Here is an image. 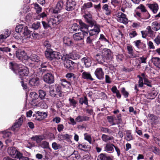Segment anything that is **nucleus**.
Here are the masks:
<instances>
[{"mask_svg":"<svg viewBox=\"0 0 160 160\" xmlns=\"http://www.w3.org/2000/svg\"><path fill=\"white\" fill-rule=\"evenodd\" d=\"M10 68L15 73L19 76V78L21 79L24 76H27L29 73L28 69L25 66H18L16 64L12 62L10 63Z\"/></svg>","mask_w":160,"mask_h":160,"instance_id":"f257e3e1","label":"nucleus"},{"mask_svg":"<svg viewBox=\"0 0 160 160\" xmlns=\"http://www.w3.org/2000/svg\"><path fill=\"white\" fill-rule=\"evenodd\" d=\"M49 92L51 96L52 97L58 98L62 96L61 88L59 85L51 86Z\"/></svg>","mask_w":160,"mask_h":160,"instance_id":"f03ea898","label":"nucleus"},{"mask_svg":"<svg viewBox=\"0 0 160 160\" xmlns=\"http://www.w3.org/2000/svg\"><path fill=\"white\" fill-rule=\"evenodd\" d=\"M8 152L11 157L14 158H18L22 155V153L14 147H9L8 148Z\"/></svg>","mask_w":160,"mask_h":160,"instance_id":"7ed1b4c3","label":"nucleus"},{"mask_svg":"<svg viewBox=\"0 0 160 160\" xmlns=\"http://www.w3.org/2000/svg\"><path fill=\"white\" fill-rule=\"evenodd\" d=\"M115 15L118 22L124 24H126L128 23V20L127 18L126 15L122 12H118L116 13Z\"/></svg>","mask_w":160,"mask_h":160,"instance_id":"20e7f679","label":"nucleus"},{"mask_svg":"<svg viewBox=\"0 0 160 160\" xmlns=\"http://www.w3.org/2000/svg\"><path fill=\"white\" fill-rule=\"evenodd\" d=\"M62 16L61 15H58L57 17H52L49 19V22L52 27L54 26L59 24L62 21Z\"/></svg>","mask_w":160,"mask_h":160,"instance_id":"39448f33","label":"nucleus"},{"mask_svg":"<svg viewBox=\"0 0 160 160\" xmlns=\"http://www.w3.org/2000/svg\"><path fill=\"white\" fill-rule=\"evenodd\" d=\"M76 5V2L74 0H67L66 2V10L68 11L74 10Z\"/></svg>","mask_w":160,"mask_h":160,"instance_id":"423d86ee","label":"nucleus"},{"mask_svg":"<svg viewBox=\"0 0 160 160\" xmlns=\"http://www.w3.org/2000/svg\"><path fill=\"white\" fill-rule=\"evenodd\" d=\"M29 96L32 99L30 103L32 106L36 105L38 102V95L35 92H30Z\"/></svg>","mask_w":160,"mask_h":160,"instance_id":"0eeeda50","label":"nucleus"},{"mask_svg":"<svg viewBox=\"0 0 160 160\" xmlns=\"http://www.w3.org/2000/svg\"><path fill=\"white\" fill-rule=\"evenodd\" d=\"M88 35L87 32H81L74 34L73 35V37L74 40L78 41L83 40L84 36H87Z\"/></svg>","mask_w":160,"mask_h":160,"instance_id":"6e6552de","label":"nucleus"},{"mask_svg":"<svg viewBox=\"0 0 160 160\" xmlns=\"http://www.w3.org/2000/svg\"><path fill=\"white\" fill-rule=\"evenodd\" d=\"M16 54L17 57L22 61H23V60H27L28 59V57L24 51H17L16 52Z\"/></svg>","mask_w":160,"mask_h":160,"instance_id":"1a4fd4ad","label":"nucleus"},{"mask_svg":"<svg viewBox=\"0 0 160 160\" xmlns=\"http://www.w3.org/2000/svg\"><path fill=\"white\" fill-rule=\"evenodd\" d=\"M94 74L97 78L99 80H102L104 78V73L102 68H97L94 72Z\"/></svg>","mask_w":160,"mask_h":160,"instance_id":"9d476101","label":"nucleus"},{"mask_svg":"<svg viewBox=\"0 0 160 160\" xmlns=\"http://www.w3.org/2000/svg\"><path fill=\"white\" fill-rule=\"evenodd\" d=\"M100 27L99 26L95 25L94 26L93 29L90 30L89 31V35L96 38L97 35L100 32Z\"/></svg>","mask_w":160,"mask_h":160,"instance_id":"9b49d317","label":"nucleus"},{"mask_svg":"<svg viewBox=\"0 0 160 160\" xmlns=\"http://www.w3.org/2000/svg\"><path fill=\"white\" fill-rule=\"evenodd\" d=\"M43 80L47 83H52L54 82V77L51 73H47L43 76Z\"/></svg>","mask_w":160,"mask_h":160,"instance_id":"f8f14e48","label":"nucleus"},{"mask_svg":"<svg viewBox=\"0 0 160 160\" xmlns=\"http://www.w3.org/2000/svg\"><path fill=\"white\" fill-rule=\"evenodd\" d=\"M128 53L130 55L129 58H135L139 57L138 54H135L132 46L128 45L126 47Z\"/></svg>","mask_w":160,"mask_h":160,"instance_id":"ddd939ff","label":"nucleus"},{"mask_svg":"<svg viewBox=\"0 0 160 160\" xmlns=\"http://www.w3.org/2000/svg\"><path fill=\"white\" fill-rule=\"evenodd\" d=\"M75 64L74 62L69 59H66L64 62V67L70 70H72L74 68Z\"/></svg>","mask_w":160,"mask_h":160,"instance_id":"4468645a","label":"nucleus"},{"mask_svg":"<svg viewBox=\"0 0 160 160\" xmlns=\"http://www.w3.org/2000/svg\"><path fill=\"white\" fill-rule=\"evenodd\" d=\"M63 0H61L59 1L57 3L55 8L53 10V12L54 13H57L61 10L63 6Z\"/></svg>","mask_w":160,"mask_h":160,"instance_id":"2eb2a0df","label":"nucleus"},{"mask_svg":"<svg viewBox=\"0 0 160 160\" xmlns=\"http://www.w3.org/2000/svg\"><path fill=\"white\" fill-rule=\"evenodd\" d=\"M133 43H134L135 45L138 48L141 49L143 50H145L146 48V45L145 44L141 42L140 40L135 41Z\"/></svg>","mask_w":160,"mask_h":160,"instance_id":"dca6fc26","label":"nucleus"},{"mask_svg":"<svg viewBox=\"0 0 160 160\" xmlns=\"http://www.w3.org/2000/svg\"><path fill=\"white\" fill-rule=\"evenodd\" d=\"M114 145L110 143L106 144L104 148V151L109 153L112 152L114 151Z\"/></svg>","mask_w":160,"mask_h":160,"instance_id":"f3484780","label":"nucleus"},{"mask_svg":"<svg viewBox=\"0 0 160 160\" xmlns=\"http://www.w3.org/2000/svg\"><path fill=\"white\" fill-rule=\"evenodd\" d=\"M22 122L23 118L22 117L19 118L18 120L16 121L14 125L12 126L11 129L14 131L16 128L20 127L22 124Z\"/></svg>","mask_w":160,"mask_h":160,"instance_id":"a211bd4d","label":"nucleus"},{"mask_svg":"<svg viewBox=\"0 0 160 160\" xmlns=\"http://www.w3.org/2000/svg\"><path fill=\"white\" fill-rule=\"evenodd\" d=\"M82 61L83 62L86 68L90 67L91 66L92 60L91 58L88 57H84L82 59Z\"/></svg>","mask_w":160,"mask_h":160,"instance_id":"6ab92c4d","label":"nucleus"},{"mask_svg":"<svg viewBox=\"0 0 160 160\" xmlns=\"http://www.w3.org/2000/svg\"><path fill=\"white\" fill-rule=\"evenodd\" d=\"M147 6L154 13H156L158 10V5L156 3L147 4Z\"/></svg>","mask_w":160,"mask_h":160,"instance_id":"aec40b11","label":"nucleus"},{"mask_svg":"<svg viewBox=\"0 0 160 160\" xmlns=\"http://www.w3.org/2000/svg\"><path fill=\"white\" fill-rule=\"evenodd\" d=\"M54 52L50 50H46L45 53L46 58L50 60H54V55H55L54 54Z\"/></svg>","mask_w":160,"mask_h":160,"instance_id":"412c9836","label":"nucleus"},{"mask_svg":"<svg viewBox=\"0 0 160 160\" xmlns=\"http://www.w3.org/2000/svg\"><path fill=\"white\" fill-rule=\"evenodd\" d=\"M102 54L107 59H109L112 57V54L111 50L109 49H104L102 51Z\"/></svg>","mask_w":160,"mask_h":160,"instance_id":"4be33fe9","label":"nucleus"},{"mask_svg":"<svg viewBox=\"0 0 160 160\" xmlns=\"http://www.w3.org/2000/svg\"><path fill=\"white\" fill-rule=\"evenodd\" d=\"M89 118L85 116H78L75 119V121L78 122H82L85 121H88Z\"/></svg>","mask_w":160,"mask_h":160,"instance_id":"5701e85b","label":"nucleus"},{"mask_svg":"<svg viewBox=\"0 0 160 160\" xmlns=\"http://www.w3.org/2000/svg\"><path fill=\"white\" fill-rule=\"evenodd\" d=\"M158 94L157 92L155 90H152L148 92L147 97L148 99H154Z\"/></svg>","mask_w":160,"mask_h":160,"instance_id":"b1692460","label":"nucleus"},{"mask_svg":"<svg viewBox=\"0 0 160 160\" xmlns=\"http://www.w3.org/2000/svg\"><path fill=\"white\" fill-rule=\"evenodd\" d=\"M38 80L37 77L32 78L29 80V84L31 86H38L39 84Z\"/></svg>","mask_w":160,"mask_h":160,"instance_id":"393cba45","label":"nucleus"},{"mask_svg":"<svg viewBox=\"0 0 160 160\" xmlns=\"http://www.w3.org/2000/svg\"><path fill=\"white\" fill-rule=\"evenodd\" d=\"M151 61L153 64L157 68H160V58L157 57H153L151 59Z\"/></svg>","mask_w":160,"mask_h":160,"instance_id":"a878e982","label":"nucleus"},{"mask_svg":"<svg viewBox=\"0 0 160 160\" xmlns=\"http://www.w3.org/2000/svg\"><path fill=\"white\" fill-rule=\"evenodd\" d=\"M63 42L66 46H70L73 45V42L71 38L68 37H64L63 38Z\"/></svg>","mask_w":160,"mask_h":160,"instance_id":"bb28decb","label":"nucleus"},{"mask_svg":"<svg viewBox=\"0 0 160 160\" xmlns=\"http://www.w3.org/2000/svg\"><path fill=\"white\" fill-rule=\"evenodd\" d=\"M105 58L103 55H100L98 54L96 55V59L98 63L100 64H102L105 62Z\"/></svg>","mask_w":160,"mask_h":160,"instance_id":"cd10ccee","label":"nucleus"},{"mask_svg":"<svg viewBox=\"0 0 160 160\" xmlns=\"http://www.w3.org/2000/svg\"><path fill=\"white\" fill-rule=\"evenodd\" d=\"M98 160H111V158L106 154L101 153L98 156Z\"/></svg>","mask_w":160,"mask_h":160,"instance_id":"c85d7f7f","label":"nucleus"},{"mask_svg":"<svg viewBox=\"0 0 160 160\" xmlns=\"http://www.w3.org/2000/svg\"><path fill=\"white\" fill-rule=\"evenodd\" d=\"M83 17L86 20V21L91 25H93L94 23L92 20V15L90 13H88L87 14L85 13Z\"/></svg>","mask_w":160,"mask_h":160,"instance_id":"c756f323","label":"nucleus"},{"mask_svg":"<svg viewBox=\"0 0 160 160\" xmlns=\"http://www.w3.org/2000/svg\"><path fill=\"white\" fill-rule=\"evenodd\" d=\"M79 23L80 26V28L81 32H87V31L88 30V26L81 21H79Z\"/></svg>","mask_w":160,"mask_h":160,"instance_id":"7c9ffc66","label":"nucleus"},{"mask_svg":"<svg viewBox=\"0 0 160 160\" xmlns=\"http://www.w3.org/2000/svg\"><path fill=\"white\" fill-rule=\"evenodd\" d=\"M152 28L155 31H158L160 29V23L156 21L152 22L151 24Z\"/></svg>","mask_w":160,"mask_h":160,"instance_id":"2f4dec72","label":"nucleus"},{"mask_svg":"<svg viewBox=\"0 0 160 160\" xmlns=\"http://www.w3.org/2000/svg\"><path fill=\"white\" fill-rule=\"evenodd\" d=\"M82 78L86 79H89L91 81H93L94 79L92 77L90 73L87 72H84L82 75Z\"/></svg>","mask_w":160,"mask_h":160,"instance_id":"473e14b6","label":"nucleus"},{"mask_svg":"<svg viewBox=\"0 0 160 160\" xmlns=\"http://www.w3.org/2000/svg\"><path fill=\"white\" fill-rule=\"evenodd\" d=\"M146 30L147 31L148 34L149 36L152 38L155 36L156 32H154L151 28V27L150 26H148L147 27Z\"/></svg>","mask_w":160,"mask_h":160,"instance_id":"72a5a7b5","label":"nucleus"},{"mask_svg":"<svg viewBox=\"0 0 160 160\" xmlns=\"http://www.w3.org/2000/svg\"><path fill=\"white\" fill-rule=\"evenodd\" d=\"M126 135L125 139L127 141H130L133 139L132 136L131 135V132L130 130H127L126 131Z\"/></svg>","mask_w":160,"mask_h":160,"instance_id":"f704fd0d","label":"nucleus"},{"mask_svg":"<svg viewBox=\"0 0 160 160\" xmlns=\"http://www.w3.org/2000/svg\"><path fill=\"white\" fill-rule=\"evenodd\" d=\"M61 81L62 82L61 85L64 87L69 88L71 86L70 82L67 81L65 79H61Z\"/></svg>","mask_w":160,"mask_h":160,"instance_id":"c9c22d12","label":"nucleus"},{"mask_svg":"<svg viewBox=\"0 0 160 160\" xmlns=\"http://www.w3.org/2000/svg\"><path fill=\"white\" fill-rule=\"evenodd\" d=\"M102 140L105 142H107L109 140L113 139V137L112 136H109L106 134H103L102 136Z\"/></svg>","mask_w":160,"mask_h":160,"instance_id":"e433bc0d","label":"nucleus"},{"mask_svg":"<svg viewBox=\"0 0 160 160\" xmlns=\"http://www.w3.org/2000/svg\"><path fill=\"white\" fill-rule=\"evenodd\" d=\"M102 9L105 11V13L107 15H109L111 13V10L108 8V4H105L103 5Z\"/></svg>","mask_w":160,"mask_h":160,"instance_id":"4c0bfd02","label":"nucleus"},{"mask_svg":"<svg viewBox=\"0 0 160 160\" xmlns=\"http://www.w3.org/2000/svg\"><path fill=\"white\" fill-rule=\"evenodd\" d=\"M54 54L56 55H54L53 60H59L60 59H63L62 55L60 52L55 51L54 52Z\"/></svg>","mask_w":160,"mask_h":160,"instance_id":"58836bf2","label":"nucleus"},{"mask_svg":"<svg viewBox=\"0 0 160 160\" xmlns=\"http://www.w3.org/2000/svg\"><path fill=\"white\" fill-rule=\"evenodd\" d=\"M38 96L41 100L45 99V96L46 95V93L45 91L42 90H39L38 91Z\"/></svg>","mask_w":160,"mask_h":160,"instance_id":"ea45409f","label":"nucleus"},{"mask_svg":"<svg viewBox=\"0 0 160 160\" xmlns=\"http://www.w3.org/2000/svg\"><path fill=\"white\" fill-rule=\"evenodd\" d=\"M78 147L80 149L82 150H84L86 149H90L91 148L90 146L88 145H86L84 143L79 144Z\"/></svg>","mask_w":160,"mask_h":160,"instance_id":"a19ab883","label":"nucleus"},{"mask_svg":"<svg viewBox=\"0 0 160 160\" xmlns=\"http://www.w3.org/2000/svg\"><path fill=\"white\" fill-rule=\"evenodd\" d=\"M10 32L7 30L5 32L4 34L0 35V41L3 39H6L10 34Z\"/></svg>","mask_w":160,"mask_h":160,"instance_id":"79ce46f5","label":"nucleus"},{"mask_svg":"<svg viewBox=\"0 0 160 160\" xmlns=\"http://www.w3.org/2000/svg\"><path fill=\"white\" fill-rule=\"evenodd\" d=\"M92 6V4L91 2L85 3L82 7L81 9L82 10H85L88 8H91Z\"/></svg>","mask_w":160,"mask_h":160,"instance_id":"37998d69","label":"nucleus"},{"mask_svg":"<svg viewBox=\"0 0 160 160\" xmlns=\"http://www.w3.org/2000/svg\"><path fill=\"white\" fill-rule=\"evenodd\" d=\"M31 139L34 141H35L37 143H39L43 139L42 137L40 136H35L31 138Z\"/></svg>","mask_w":160,"mask_h":160,"instance_id":"c03bdc74","label":"nucleus"},{"mask_svg":"<svg viewBox=\"0 0 160 160\" xmlns=\"http://www.w3.org/2000/svg\"><path fill=\"white\" fill-rule=\"evenodd\" d=\"M24 27V26H23L22 25H18L15 28L16 32L18 33H22Z\"/></svg>","mask_w":160,"mask_h":160,"instance_id":"a18cd8bd","label":"nucleus"},{"mask_svg":"<svg viewBox=\"0 0 160 160\" xmlns=\"http://www.w3.org/2000/svg\"><path fill=\"white\" fill-rule=\"evenodd\" d=\"M27 60L28 61L31 60L33 61L38 62V57L36 55H32L30 57H28V59Z\"/></svg>","mask_w":160,"mask_h":160,"instance_id":"49530a36","label":"nucleus"},{"mask_svg":"<svg viewBox=\"0 0 160 160\" xmlns=\"http://www.w3.org/2000/svg\"><path fill=\"white\" fill-rule=\"evenodd\" d=\"M108 122L112 125H113L116 124V123L114 122V118L113 116H109L107 117Z\"/></svg>","mask_w":160,"mask_h":160,"instance_id":"de8ad7c7","label":"nucleus"},{"mask_svg":"<svg viewBox=\"0 0 160 160\" xmlns=\"http://www.w3.org/2000/svg\"><path fill=\"white\" fill-rule=\"evenodd\" d=\"M84 139L88 141L90 144H91L92 139L91 135L86 133L84 134Z\"/></svg>","mask_w":160,"mask_h":160,"instance_id":"09e8293b","label":"nucleus"},{"mask_svg":"<svg viewBox=\"0 0 160 160\" xmlns=\"http://www.w3.org/2000/svg\"><path fill=\"white\" fill-rule=\"evenodd\" d=\"M52 147L54 150H57L58 149L61 148L62 146L61 145L55 142H53L52 143Z\"/></svg>","mask_w":160,"mask_h":160,"instance_id":"8fccbe9b","label":"nucleus"},{"mask_svg":"<svg viewBox=\"0 0 160 160\" xmlns=\"http://www.w3.org/2000/svg\"><path fill=\"white\" fill-rule=\"evenodd\" d=\"M33 5L34 8L36 11V12L37 13H39L41 12L42 8L38 4L34 3Z\"/></svg>","mask_w":160,"mask_h":160,"instance_id":"3c124183","label":"nucleus"},{"mask_svg":"<svg viewBox=\"0 0 160 160\" xmlns=\"http://www.w3.org/2000/svg\"><path fill=\"white\" fill-rule=\"evenodd\" d=\"M151 150L156 154L159 155L160 154V151L156 147L152 146L151 148Z\"/></svg>","mask_w":160,"mask_h":160,"instance_id":"603ef678","label":"nucleus"},{"mask_svg":"<svg viewBox=\"0 0 160 160\" xmlns=\"http://www.w3.org/2000/svg\"><path fill=\"white\" fill-rule=\"evenodd\" d=\"M69 105L70 106H72L73 108L76 107V105L77 103V102L73 98H70L69 99Z\"/></svg>","mask_w":160,"mask_h":160,"instance_id":"864d4df0","label":"nucleus"},{"mask_svg":"<svg viewBox=\"0 0 160 160\" xmlns=\"http://www.w3.org/2000/svg\"><path fill=\"white\" fill-rule=\"evenodd\" d=\"M79 103L82 104L83 103H84L86 105H88V100L87 98L86 97H84V98H82L80 99Z\"/></svg>","mask_w":160,"mask_h":160,"instance_id":"5fc2aeb1","label":"nucleus"},{"mask_svg":"<svg viewBox=\"0 0 160 160\" xmlns=\"http://www.w3.org/2000/svg\"><path fill=\"white\" fill-rule=\"evenodd\" d=\"M30 33L31 31L29 30H28L27 27L25 26L22 33V34L25 36H27L30 34Z\"/></svg>","mask_w":160,"mask_h":160,"instance_id":"6e6d98bb","label":"nucleus"},{"mask_svg":"<svg viewBox=\"0 0 160 160\" xmlns=\"http://www.w3.org/2000/svg\"><path fill=\"white\" fill-rule=\"evenodd\" d=\"M96 38L92 36H89L88 37L86 40L87 43L89 44H91L93 41Z\"/></svg>","mask_w":160,"mask_h":160,"instance_id":"4d7b16f0","label":"nucleus"},{"mask_svg":"<svg viewBox=\"0 0 160 160\" xmlns=\"http://www.w3.org/2000/svg\"><path fill=\"white\" fill-rule=\"evenodd\" d=\"M154 140L155 142L160 146V135H155L154 137Z\"/></svg>","mask_w":160,"mask_h":160,"instance_id":"13d9d810","label":"nucleus"},{"mask_svg":"<svg viewBox=\"0 0 160 160\" xmlns=\"http://www.w3.org/2000/svg\"><path fill=\"white\" fill-rule=\"evenodd\" d=\"M42 23L43 27L45 29H47L49 27H52L50 23L49 22V20L48 21V23H47L45 21H42Z\"/></svg>","mask_w":160,"mask_h":160,"instance_id":"bf43d9fd","label":"nucleus"},{"mask_svg":"<svg viewBox=\"0 0 160 160\" xmlns=\"http://www.w3.org/2000/svg\"><path fill=\"white\" fill-rule=\"evenodd\" d=\"M37 113L40 116H41L42 119H43L46 118L47 116V114L46 113L44 112H40L38 111Z\"/></svg>","mask_w":160,"mask_h":160,"instance_id":"052dcab7","label":"nucleus"},{"mask_svg":"<svg viewBox=\"0 0 160 160\" xmlns=\"http://www.w3.org/2000/svg\"><path fill=\"white\" fill-rule=\"evenodd\" d=\"M40 23L39 22H37L33 23L32 25V28L35 30H37L40 27Z\"/></svg>","mask_w":160,"mask_h":160,"instance_id":"680f3d73","label":"nucleus"},{"mask_svg":"<svg viewBox=\"0 0 160 160\" xmlns=\"http://www.w3.org/2000/svg\"><path fill=\"white\" fill-rule=\"evenodd\" d=\"M101 131L110 134L112 132V131L108 128L104 127H101L100 128Z\"/></svg>","mask_w":160,"mask_h":160,"instance_id":"e2e57ef3","label":"nucleus"},{"mask_svg":"<svg viewBox=\"0 0 160 160\" xmlns=\"http://www.w3.org/2000/svg\"><path fill=\"white\" fill-rule=\"evenodd\" d=\"M121 92L125 98H127L128 97L129 93L126 91L124 88H121Z\"/></svg>","mask_w":160,"mask_h":160,"instance_id":"0e129e2a","label":"nucleus"},{"mask_svg":"<svg viewBox=\"0 0 160 160\" xmlns=\"http://www.w3.org/2000/svg\"><path fill=\"white\" fill-rule=\"evenodd\" d=\"M148 118L150 120L154 122L155 120L158 119V118L156 116L152 114L148 115Z\"/></svg>","mask_w":160,"mask_h":160,"instance_id":"69168bd1","label":"nucleus"},{"mask_svg":"<svg viewBox=\"0 0 160 160\" xmlns=\"http://www.w3.org/2000/svg\"><path fill=\"white\" fill-rule=\"evenodd\" d=\"M134 16L139 20H141V19H143L142 18H143V17L142 14L140 12H136L135 14H134Z\"/></svg>","mask_w":160,"mask_h":160,"instance_id":"338daca9","label":"nucleus"},{"mask_svg":"<svg viewBox=\"0 0 160 160\" xmlns=\"http://www.w3.org/2000/svg\"><path fill=\"white\" fill-rule=\"evenodd\" d=\"M142 16L143 17V18H142L143 19H148L150 17V15L147 11L142 14Z\"/></svg>","mask_w":160,"mask_h":160,"instance_id":"774afa93","label":"nucleus"}]
</instances>
